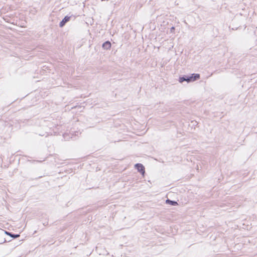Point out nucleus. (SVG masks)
<instances>
[{"label": "nucleus", "mask_w": 257, "mask_h": 257, "mask_svg": "<svg viewBox=\"0 0 257 257\" xmlns=\"http://www.w3.org/2000/svg\"><path fill=\"white\" fill-rule=\"evenodd\" d=\"M200 78L199 74H192L190 76H186V81L187 82H193Z\"/></svg>", "instance_id": "1"}, {"label": "nucleus", "mask_w": 257, "mask_h": 257, "mask_svg": "<svg viewBox=\"0 0 257 257\" xmlns=\"http://www.w3.org/2000/svg\"><path fill=\"white\" fill-rule=\"evenodd\" d=\"M136 169L142 173V175H144L145 174V168L143 165L141 164H137L135 165Z\"/></svg>", "instance_id": "2"}, {"label": "nucleus", "mask_w": 257, "mask_h": 257, "mask_svg": "<svg viewBox=\"0 0 257 257\" xmlns=\"http://www.w3.org/2000/svg\"><path fill=\"white\" fill-rule=\"evenodd\" d=\"M70 19V17L66 16L65 18L62 20V21L59 24V26L60 27H63L65 24L68 22Z\"/></svg>", "instance_id": "3"}, {"label": "nucleus", "mask_w": 257, "mask_h": 257, "mask_svg": "<svg viewBox=\"0 0 257 257\" xmlns=\"http://www.w3.org/2000/svg\"><path fill=\"white\" fill-rule=\"evenodd\" d=\"M102 48L105 50H108L111 48V43L107 41L104 42L102 45Z\"/></svg>", "instance_id": "4"}, {"label": "nucleus", "mask_w": 257, "mask_h": 257, "mask_svg": "<svg viewBox=\"0 0 257 257\" xmlns=\"http://www.w3.org/2000/svg\"><path fill=\"white\" fill-rule=\"evenodd\" d=\"M166 202L167 204H169L173 206H176L178 205V203L176 201H172L169 199L166 200Z\"/></svg>", "instance_id": "5"}, {"label": "nucleus", "mask_w": 257, "mask_h": 257, "mask_svg": "<svg viewBox=\"0 0 257 257\" xmlns=\"http://www.w3.org/2000/svg\"><path fill=\"white\" fill-rule=\"evenodd\" d=\"M5 233L8 234V235H9L10 236H11V237L14 238H17L18 237L20 236V234H12V233H10V232H9L8 231H5Z\"/></svg>", "instance_id": "6"}, {"label": "nucleus", "mask_w": 257, "mask_h": 257, "mask_svg": "<svg viewBox=\"0 0 257 257\" xmlns=\"http://www.w3.org/2000/svg\"><path fill=\"white\" fill-rule=\"evenodd\" d=\"M186 81V76H184L182 77H180L179 78V81L180 83H182L183 82Z\"/></svg>", "instance_id": "7"}, {"label": "nucleus", "mask_w": 257, "mask_h": 257, "mask_svg": "<svg viewBox=\"0 0 257 257\" xmlns=\"http://www.w3.org/2000/svg\"><path fill=\"white\" fill-rule=\"evenodd\" d=\"M175 30V28L174 27H172L171 28V32H173V31Z\"/></svg>", "instance_id": "8"}]
</instances>
